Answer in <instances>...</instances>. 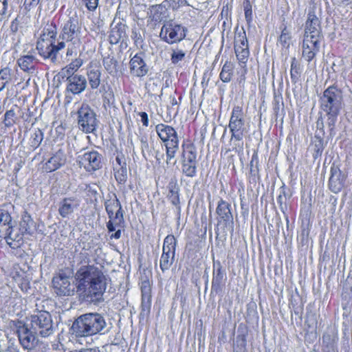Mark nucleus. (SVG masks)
<instances>
[{"label": "nucleus", "mask_w": 352, "mask_h": 352, "mask_svg": "<svg viewBox=\"0 0 352 352\" xmlns=\"http://www.w3.org/2000/svg\"><path fill=\"white\" fill-rule=\"evenodd\" d=\"M78 207V203L74 197L63 199L58 205V214L63 218H68Z\"/></svg>", "instance_id": "bb28decb"}, {"label": "nucleus", "mask_w": 352, "mask_h": 352, "mask_svg": "<svg viewBox=\"0 0 352 352\" xmlns=\"http://www.w3.org/2000/svg\"><path fill=\"white\" fill-rule=\"evenodd\" d=\"M9 208H13L10 204H3L0 206V236L5 234L11 228L15 221L12 220Z\"/></svg>", "instance_id": "5701e85b"}, {"label": "nucleus", "mask_w": 352, "mask_h": 352, "mask_svg": "<svg viewBox=\"0 0 352 352\" xmlns=\"http://www.w3.org/2000/svg\"><path fill=\"white\" fill-rule=\"evenodd\" d=\"M300 65L295 57H293L291 63L290 76L292 82L296 83L300 75Z\"/></svg>", "instance_id": "37998d69"}, {"label": "nucleus", "mask_w": 352, "mask_h": 352, "mask_svg": "<svg viewBox=\"0 0 352 352\" xmlns=\"http://www.w3.org/2000/svg\"><path fill=\"white\" fill-rule=\"evenodd\" d=\"M321 38L313 37V36H305L302 43V48H309V50L318 52L320 50V41Z\"/></svg>", "instance_id": "58836bf2"}, {"label": "nucleus", "mask_w": 352, "mask_h": 352, "mask_svg": "<svg viewBox=\"0 0 352 352\" xmlns=\"http://www.w3.org/2000/svg\"><path fill=\"white\" fill-rule=\"evenodd\" d=\"M24 234V232H21L20 228H18L16 226V223H14V224L11 226V228L5 234L1 236L0 238L5 239L7 243L11 248H16L22 244Z\"/></svg>", "instance_id": "412c9836"}, {"label": "nucleus", "mask_w": 352, "mask_h": 352, "mask_svg": "<svg viewBox=\"0 0 352 352\" xmlns=\"http://www.w3.org/2000/svg\"><path fill=\"white\" fill-rule=\"evenodd\" d=\"M141 313L143 316H148L151 308V287L148 280H144L141 282Z\"/></svg>", "instance_id": "a211bd4d"}, {"label": "nucleus", "mask_w": 352, "mask_h": 352, "mask_svg": "<svg viewBox=\"0 0 352 352\" xmlns=\"http://www.w3.org/2000/svg\"><path fill=\"white\" fill-rule=\"evenodd\" d=\"M327 116V124L329 128L331 133L333 131L338 116L340 111L325 112Z\"/></svg>", "instance_id": "8fccbe9b"}, {"label": "nucleus", "mask_w": 352, "mask_h": 352, "mask_svg": "<svg viewBox=\"0 0 352 352\" xmlns=\"http://www.w3.org/2000/svg\"><path fill=\"white\" fill-rule=\"evenodd\" d=\"M120 237H121V230L120 229H118V230L116 231L115 233L112 234L110 236V238L111 239H119Z\"/></svg>", "instance_id": "338daca9"}, {"label": "nucleus", "mask_w": 352, "mask_h": 352, "mask_svg": "<svg viewBox=\"0 0 352 352\" xmlns=\"http://www.w3.org/2000/svg\"><path fill=\"white\" fill-rule=\"evenodd\" d=\"M258 157L256 153H254L252 156V160L250 163V173L252 174H255L256 172L258 171Z\"/></svg>", "instance_id": "6e6d98bb"}, {"label": "nucleus", "mask_w": 352, "mask_h": 352, "mask_svg": "<svg viewBox=\"0 0 352 352\" xmlns=\"http://www.w3.org/2000/svg\"><path fill=\"white\" fill-rule=\"evenodd\" d=\"M103 65L109 74H114L118 72V61L112 56H108L103 58Z\"/></svg>", "instance_id": "79ce46f5"}, {"label": "nucleus", "mask_w": 352, "mask_h": 352, "mask_svg": "<svg viewBox=\"0 0 352 352\" xmlns=\"http://www.w3.org/2000/svg\"><path fill=\"white\" fill-rule=\"evenodd\" d=\"M12 13V8L8 5V0H0V22H8Z\"/></svg>", "instance_id": "ea45409f"}, {"label": "nucleus", "mask_w": 352, "mask_h": 352, "mask_svg": "<svg viewBox=\"0 0 352 352\" xmlns=\"http://www.w3.org/2000/svg\"><path fill=\"white\" fill-rule=\"evenodd\" d=\"M12 80V69L6 66L0 69V92H1Z\"/></svg>", "instance_id": "f704fd0d"}, {"label": "nucleus", "mask_w": 352, "mask_h": 352, "mask_svg": "<svg viewBox=\"0 0 352 352\" xmlns=\"http://www.w3.org/2000/svg\"><path fill=\"white\" fill-rule=\"evenodd\" d=\"M16 122V113L13 109L8 110L4 114L3 124L6 127L13 126Z\"/></svg>", "instance_id": "09e8293b"}, {"label": "nucleus", "mask_w": 352, "mask_h": 352, "mask_svg": "<svg viewBox=\"0 0 352 352\" xmlns=\"http://www.w3.org/2000/svg\"><path fill=\"white\" fill-rule=\"evenodd\" d=\"M109 221L107 223V228L109 232H114L116 228H122L124 222L123 211L107 212Z\"/></svg>", "instance_id": "c85d7f7f"}, {"label": "nucleus", "mask_w": 352, "mask_h": 352, "mask_svg": "<svg viewBox=\"0 0 352 352\" xmlns=\"http://www.w3.org/2000/svg\"><path fill=\"white\" fill-rule=\"evenodd\" d=\"M168 193L167 197L168 200L177 208L180 210V200H179V188L176 182H170L168 186Z\"/></svg>", "instance_id": "473e14b6"}, {"label": "nucleus", "mask_w": 352, "mask_h": 352, "mask_svg": "<svg viewBox=\"0 0 352 352\" xmlns=\"http://www.w3.org/2000/svg\"><path fill=\"white\" fill-rule=\"evenodd\" d=\"M107 322L98 313H88L78 317L73 322L71 331L76 337H87L98 333L103 334Z\"/></svg>", "instance_id": "7ed1b4c3"}, {"label": "nucleus", "mask_w": 352, "mask_h": 352, "mask_svg": "<svg viewBox=\"0 0 352 352\" xmlns=\"http://www.w3.org/2000/svg\"><path fill=\"white\" fill-rule=\"evenodd\" d=\"M210 76H211L210 72H209L208 71L204 72L203 76H202V80H201V85L204 88H206L208 86V82L210 78Z\"/></svg>", "instance_id": "052dcab7"}, {"label": "nucleus", "mask_w": 352, "mask_h": 352, "mask_svg": "<svg viewBox=\"0 0 352 352\" xmlns=\"http://www.w3.org/2000/svg\"><path fill=\"white\" fill-rule=\"evenodd\" d=\"M290 39L289 32L287 30L286 28H285L281 32V34L279 36V42L283 46H285L286 45H288V41Z\"/></svg>", "instance_id": "5fc2aeb1"}, {"label": "nucleus", "mask_w": 352, "mask_h": 352, "mask_svg": "<svg viewBox=\"0 0 352 352\" xmlns=\"http://www.w3.org/2000/svg\"><path fill=\"white\" fill-rule=\"evenodd\" d=\"M187 29L173 21L166 22L160 32V38L168 44L181 42L186 36Z\"/></svg>", "instance_id": "9d476101"}, {"label": "nucleus", "mask_w": 352, "mask_h": 352, "mask_svg": "<svg viewBox=\"0 0 352 352\" xmlns=\"http://www.w3.org/2000/svg\"><path fill=\"white\" fill-rule=\"evenodd\" d=\"M87 76L88 83L91 89H96L101 83L102 72L100 67L97 64H91L87 68Z\"/></svg>", "instance_id": "a878e982"}, {"label": "nucleus", "mask_w": 352, "mask_h": 352, "mask_svg": "<svg viewBox=\"0 0 352 352\" xmlns=\"http://www.w3.org/2000/svg\"><path fill=\"white\" fill-rule=\"evenodd\" d=\"M342 92L336 86L326 89L320 98V107L324 112L340 111L342 107Z\"/></svg>", "instance_id": "1a4fd4ad"}, {"label": "nucleus", "mask_w": 352, "mask_h": 352, "mask_svg": "<svg viewBox=\"0 0 352 352\" xmlns=\"http://www.w3.org/2000/svg\"><path fill=\"white\" fill-rule=\"evenodd\" d=\"M155 131L166 148V164H174L175 162L172 163L171 161L175 158L179 148L177 131L170 125L160 123L155 126Z\"/></svg>", "instance_id": "39448f33"}, {"label": "nucleus", "mask_w": 352, "mask_h": 352, "mask_svg": "<svg viewBox=\"0 0 352 352\" xmlns=\"http://www.w3.org/2000/svg\"><path fill=\"white\" fill-rule=\"evenodd\" d=\"M82 1L89 12H94L98 6L99 0H82Z\"/></svg>", "instance_id": "603ef678"}, {"label": "nucleus", "mask_w": 352, "mask_h": 352, "mask_svg": "<svg viewBox=\"0 0 352 352\" xmlns=\"http://www.w3.org/2000/svg\"><path fill=\"white\" fill-rule=\"evenodd\" d=\"M244 8V14L246 21L250 23L252 21V5L249 0H245L243 3Z\"/></svg>", "instance_id": "3c124183"}, {"label": "nucleus", "mask_w": 352, "mask_h": 352, "mask_svg": "<svg viewBox=\"0 0 352 352\" xmlns=\"http://www.w3.org/2000/svg\"><path fill=\"white\" fill-rule=\"evenodd\" d=\"M231 204L220 199L217 203L216 214L217 215V226L223 230L227 229L231 232L234 231V218L231 211Z\"/></svg>", "instance_id": "ddd939ff"}, {"label": "nucleus", "mask_w": 352, "mask_h": 352, "mask_svg": "<svg viewBox=\"0 0 352 352\" xmlns=\"http://www.w3.org/2000/svg\"><path fill=\"white\" fill-rule=\"evenodd\" d=\"M316 138H317L318 141L315 144L314 150L317 153V154L321 155V153L323 151V148H324L323 140L320 138H317L316 136Z\"/></svg>", "instance_id": "bf43d9fd"}, {"label": "nucleus", "mask_w": 352, "mask_h": 352, "mask_svg": "<svg viewBox=\"0 0 352 352\" xmlns=\"http://www.w3.org/2000/svg\"><path fill=\"white\" fill-rule=\"evenodd\" d=\"M19 226L22 232L30 235L33 234L36 230L35 222L27 211L23 212Z\"/></svg>", "instance_id": "c756f323"}, {"label": "nucleus", "mask_w": 352, "mask_h": 352, "mask_svg": "<svg viewBox=\"0 0 352 352\" xmlns=\"http://www.w3.org/2000/svg\"><path fill=\"white\" fill-rule=\"evenodd\" d=\"M164 157V153H161L159 151L156 152L155 159H156V161L158 162V164L161 163V162L163 160Z\"/></svg>", "instance_id": "774afa93"}, {"label": "nucleus", "mask_w": 352, "mask_h": 352, "mask_svg": "<svg viewBox=\"0 0 352 352\" xmlns=\"http://www.w3.org/2000/svg\"><path fill=\"white\" fill-rule=\"evenodd\" d=\"M128 26L123 19L115 17L110 25L108 40L111 45L120 44V49H126L129 37L127 34Z\"/></svg>", "instance_id": "6e6552de"}, {"label": "nucleus", "mask_w": 352, "mask_h": 352, "mask_svg": "<svg viewBox=\"0 0 352 352\" xmlns=\"http://www.w3.org/2000/svg\"><path fill=\"white\" fill-rule=\"evenodd\" d=\"M76 285L71 283L69 275L61 270L52 278L54 293L58 296H73L76 292L85 301L99 305L105 300L107 278L103 272L94 265H82L75 273Z\"/></svg>", "instance_id": "f257e3e1"}, {"label": "nucleus", "mask_w": 352, "mask_h": 352, "mask_svg": "<svg viewBox=\"0 0 352 352\" xmlns=\"http://www.w3.org/2000/svg\"><path fill=\"white\" fill-rule=\"evenodd\" d=\"M140 141L141 144V149L142 153H144L145 151L149 150V145L147 140V137L145 135H142L140 137Z\"/></svg>", "instance_id": "13d9d810"}, {"label": "nucleus", "mask_w": 352, "mask_h": 352, "mask_svg": "<svg viewBox=\"0 0 352 352\" xmlns=\"http://www.w3.org/2000/svg\"><path fill=\"white\" fill-rule=\"evenodd\" d=\"M115 178L119 184H125L127 180V168L126 166H121L118 170H115Z\"/></svg>", "instance_id": "de8ad7c7"}, {"label": "nucleus", "mask_w": 352, "mask_h": 352, "mask_svg": "<svg viewBox=\"0 0 352 352\" xmlns=\"http://www.w3.org/2000/svg\"><path fill=\"white\" fill-rule=\"evenodd\" d=\"M338 341L336 335L324 333L322 336V352H338Z\"/></svg>", "instance_id": "7c9ffc66"}, {"label": "nucleus", "mask_w": 352, "mask_h": 352, "mask_svg": "<svg viewBox=\"0 0 352 352\" xmlns=\"http://www.w3.org/2000/svg\"><path fill=\"white\" fill-rule=\"evenodd\" d=\"M66 160L67 157L64 152L58 150L47 160L43 168L46 172H53L63 166Z\"/></svg>", "instance_id": "393cba45"}, {"label": "nucleus", "mask_w": 352, "mask_h": 352, "mask_svg": "<svg viewBox=\"0 0 352 352\" xmlns=\"http://www.w3.org/2000/svg\"><path fill=\"white\" fill-rule=\"evenodd\" d=\"M138 115L141 118V122H142L143 126H148V116L146 112H140Z\"/></svg>", "instance_id": "e2e57ef3"}, {"label": "nucleus", "mask_w": 352, "mask_h": 352, "mask_svg": "<svg viewBox=\"0 0 352 352\" xmlns=\"http://www.w3.org/2000/svg\"><path fill=\"white\" fill-rule=\"evenodd\" d=\"M19 21L18 17H16L11 22L10 29L12 33H16L19 30Z\"/></svg>", "instance_id": "680f3d73"}, {"label": "nucleus", "mask_w": 352, "mask_h": 352, "mask_svg": "<svg viewBox=\"0 0 352 352\" xmlns=\"http://www.w3.org/2000/svg\"><path fill=\"white\" fill-rule=\"evenodd\" d=\"M186 53L184 50L179 48H175L172 50L170 60L173 64L177 65L179 62L182 61L184 59Z\"/></svg>", "instance_id": "49530a36"}, {"label": "nucleus", "mask_w": 352, "mask_h": 352, "mask_svg": "<svg viewBox=\"0 0 352 352\" xmlns=\"http://www.w3.org/2000/svg\"><path fill=\"white\" fill-rule=\"evenodd\" d=\"M234 52L241 67H245L250 56L249 47L242 48L239 45H234Z\"/></svg>", "instance_id": "e433bc0d"}, {"label": "nucleus", "mask_w": 352, "mask_h": 352, "mask_svg": "<svg viewBox=\"0 0 352 352\" xmlns=\"http://www.w3.org/2000/svg\"><path fill=\"white\" fill-rule=\"evenodd\" d=\"M305 36H313L316 38H322V28L320 19L315 13L309 10L305 25Z\"/></svg>", "instance_id": "f3484780"}, {"label": "nucleus", "mask_w": 352, "mask_h": 352, "mask_svg": "<svg viewBox=\"0 0 352 352\" xmlns=\"http://www.w3.org/2000/svg\"><path fill=\"white\" fill-rule=\"evenodd\" d=\"M30 328L35 334L45 338L52 335L54 331V327L52 316L50 312L37 310L30 317Z\"/></svg>", "instance_id": "0eeeda50"}, {"label": "nucleus", "mask_w": 352, "mask_h": 352, "mask_svg": "<svg viewBox=\"0 0 352 352\" xmlns=\"http://www.w3.org/2000/svg\"><path fill=\"white\" fill-rule=\"evenodd\" d=\"M131 38L134 45L138 49L144 50L145 44V30L134 26L131 29Z\"/></svg>", "instance_id": "2f4dec72"}, {"label": "nucleus", "mask_w": 352, "mask_h": 352, "mask_svg": "<svg viewBox=\"0 0 352 352\" xmlns=\"http://www.w3.org/2000/svg\"><path fill=\"white\" fill-rule=\"evenodd\" d=\"M102 156L96 151H87L79 155L77 162L87 172H93L102 167Z\"/></svg>", "instance_id": "2eb2a0df"}, {"label": "nucleus", "mask_w": 352, "mask_h": 352, "mask_svg": "<svg viewBox=\"0 0 352 352\" xmlns=\"http://www.w3.org/2000/svg\"><path fill=\"white\" fill-rule=\"evenodd\" d=\"M80 38L81 25L77 14L74 13L69 15L67 19L61 25L59 34V39L61 40L60 42Z\"/></svg>", "instance_id": "f8f14e48"}, {"label": "nucleus", "mask_w": 352, "mask_h": 352, "mask_svg": "<svg viewBox=\"0 0 352 352\" xmlns=\"http://www.w3.org/2000/svg\"><path fill=\"white\" fill-rule=\"evenodd\" d=\"M77 113L79 129L85 133H94L98 124L94 111L89 105L82 104Z\"/></svg>", "instance_id": "9b49d317"}, {"label": "nucleus", "mask_w": 352, "mask_h": 352, "mask_svg": "<svg viewBox=\"0 0 352 352\" xmlns=\"http://www.w3.org/2000/svg\"><path fill=\"white\" fill-rule=\"evenodd\" d=\"M226 279V274L222 270L219 261L214 263L213 277L212 280L211 292L216 294L220 293Z\"/></svg>", "instance_id": "4be33fe9"}, {"label": "nucleus", "mask_w": 352, "mask_h": 352, "mask_svg": "<svg viewBox=\"0 0 352 352\" xmlns=\"http://www.w3.org/2000/svg\"><path fill=\"white\" fill-rule=\"evenodd\" d=\"M176 239L173 235H168L164 240L160 267L164 272L168 270L175 261Z\"/></svg>", "instance_id": "4468645a"}, {"label": "nucleus", "mask_w": 352, "mask_h": 352, "mask_svg": "<svg viewBox=\"0 0 352 352\" xmlns=\"http://www.w3.org/2000/svg\"><path fill=\"white\" fill-rule=\"evenodd\" d=\"M16 333L21 346L25 349H32L35 345L36 337L34 331L25 324L17 327Z\"/></svg>", "instance_id": "6ab92c4d"}, {"label": "nucleus", "mask_w": 352, "mask_h": 352, "mask_svg": "<svg viewBox=\"0 0 352 352\" xmlns=\"http://www.w3.org/2000/svg\"><path fill=\"white\" fill-rule=\"evenodd\" d=\"M104 207L106 212H109L110 210L123 211L120 201L117 198V196L115 194H113V195L111 196L109 199H107L104 201Z\"/></svg>", "instance_id": "a19ab883"}, {"label": "nucleus", "mask_w": 352, "mask_h": 352, "mask_svg": "<svg viewBox=\"0 0 352 352\" xmlns=\"http://www.w3.org/2000/svg\"><path fill=\"white\" fill-rule=\"evenodd\" d=\"M57 27L54 23H47L43 28L39 40L36 43L38 54L44 59H49L53 63L58 61L59 52L65 47V42L55 43Z\"/></svg>", "instance_id": "f03ea898"}, {"label": "nucleus", "mask_w": 352, "mask_h": 352, "mask_svg": "<svg viewBox=\"0 0 352 352\" xmlns=\"http://www.w3.org/2000/svg\"><path fill=\"white\" fill-rule=\"evenodd\" d=\"M19 286L22 291L27 292L30 288L29 283H28L25 280H23L22 283H19Z\"/></svg>", "instance_id": "69168bd1"}, {"label": "nucleus", "mask_w": 352, "mask_h": 352, "mask_svg": "<svg viewBox=\"0 0 352 352\" xmlns=\"http://www.w3.org/2000/svg\"><path fill=\"white\" fill-rule=\"evenodd\" d=\"M36 58L32 54L21 56L17 60V65L24 72L33 75L36 72Z\"/></svg>", "instance_id": "cd10ccee"}, {"label": "nucleus", "mask_w": 352, "mask_h": 352, "mask_svg": "<svg viewBox=\"0 0 352 352\" xmlns=\"http://www.w3.org/2000/svg\"><path fill=\"white\" fill-rule=\"evenodd\" d=\"M234 45H239L240 47H249L248 41L245 32L243 29L237 32L234 37Z\"/></svg>", "instance_id": "a18cd8bd"}, {"label": "nucleus", "mask_w": 352, "mask_h": 352, "mask_svg": "<svg viewBox=\"0 0 352 352\" xmlns=\"http://www.w3.org/2000/svg\"><path fill=\"white\" fill-rule=\"evenodd\" d=\"M317 52L309 50V48H302V57L307 61L311 62L317 54Z\"/></svg>", "instance_id": "864d4df0"}, {"label": "nucleus", "mask_w": 352, "mask_h": 352, "mask_svg": "<svg viewBox=\"0 0 352 352\" xmlns=\"http://www.w3.org/2000/svg\"><path fill=\"white\" fill-rule=\"evenodd\" d=\"M65 43H67L65 58L69 60L71 57L77 56L82 45L81 38H75L72 41H65Z\"/></svg>", "instance_id": "72a5a7b5"}, {"label": "nucleus", "mask_w": 352, "mask_h": 352, "mask_svg": "<svg viewBox=\"0 0 352 352\" xmlns=\"http://www.w3.org/2000/svg\"><path fill=\"white\" fill-rule=\"evenodd\" d=\"M285 192L283 188L280 190V194L277 197V202L280 206H282L285 202Z\"/></svg>", "instance_id": "0e129e2a"}, {"label": "nucleus", "mask_w": 352, "mask_h": 352, "mask_svg": "<svg viewBox=\"0 0 352 352\" xmlns=\"http://www.w3.org/2000/svg\"><path fill=\"white\" fill-rule=\"evenodd\" d=\"M329 180V189L334 193L341 191L344 185V176L338 168H331Z\"/></svg>", "instance_id": "b1692460"}, {"label": "nucleus", "mask_w": 352, "mask_h": 352, "mask_svg": "<svg viewBox=\"0 0 352 352\" xmlns=\"http://www.w3.org/2000/svg\"><path fill=\"white\" fill-rule=\"evenodd\" d=\"M67 91L74 95L83 92L87 86V78L80 74L67 76Z\"/></svg>", "instance_id": "aec40b11"}, {"label": "nucleus", "mask_w": 352, "mask_h": 352, "mask_svg": "<svg viewBox=\"0 0 352 352\" xmlns=\"http://www.w3.org/2000/svg\"><path fill=\"white\" fill-rule=\"evenodd\" d=\"M41 0H24L23 8L27 12L30 11L32 8L36 7Z\"/></svg>", "instance_id": "4d7b16f0"}, {"label": "nucleus", "mask_w": 352, "mask_h": 352, "mask_svg": "<svg viewBox=\"0 0 352 352\" xmlns=\"http://www.w3.org/2000/svg\"><path fill=\"white\" fill-rule=\"evenodd\" d=\"M228 128L231 133L230 144L232 150L236 153L243 151V137L245 132L244 112L241 106L236 105L232 108Z\"/></svg>", "instance_id": "20e7f679"}, {"label": "nucleus", "mask_w": 352, "mask_h": 352, "mask_svg": "<svg viewBox=\"0 0 352 352\" xmlns=\"http://www.w3.org/2000/svg\"><path fill=\"white\" fill-rule=\"evenodd\" d=\"M144 53H137L129 61L130 74L135 77L145 76L148 72V67L144 60Z\"/></svg>", "instance_id": "dca6fc26"}, {"label": "nucleus", "mask_w": 352, "mask_h": 352, "mask_svg": "<svg viewBox=\"0 0 352 352\" xmlns=\"http://www.w3.org/2000/svg\"><path fill=\"white\" fill-rule=\"evenodd\" d=\"M197 152L195 144L190 140L182 144V171L188 177H195L197 173Z\"/></svg>", "instance_id": "423d86ee"}, {"label": "nucleus", "mask_w": 352, "mask_h": 352, "mask_svg": "<svg viewBox=\"0 0 352 352\" xmlns=\"http://www.w3.org/2000/svg\"><path fill=\"white\" fill-rule=\"evenodd\" d=\"M82 59L79 56L76 57L65 67L62 69V73L67 76L75 75L74 73L82 65Z\"/></svg>", "instance_id": "c9c22d12"}, {"label": "nucleus", "mask_w": 352, "mask_h": 352, "mask_svg": "<svg viewBox=\"0 0 352 352\" xmlns=\"http://www.w3.org/2000/svg\"><path fill=\"white\" fill-rule=\"evenodd\" d=\"M43 133L39 129H36L32 133L30 139V144L34 149L38 148L43 140Z\"/></svg>", "instance_id": "c03bdc74"}, {"label": "nucleus", "mask_w": 352, "mask_h": 352, "mask_svg": "<svg viewBox=\"0 0 352 352\" xmlns=\"http://www.w3.org/2000/svg\"><path fill=\"white\" fill-rule=\"evenodd\" d=\"M233 69H234V65L230 61H226L224 65H223V67L221 69V71L219 74L220 79L223 82H229L232 77L233 76Z\"/></svg>", "instance_id": "4c0bfd02"}]
</instances>
